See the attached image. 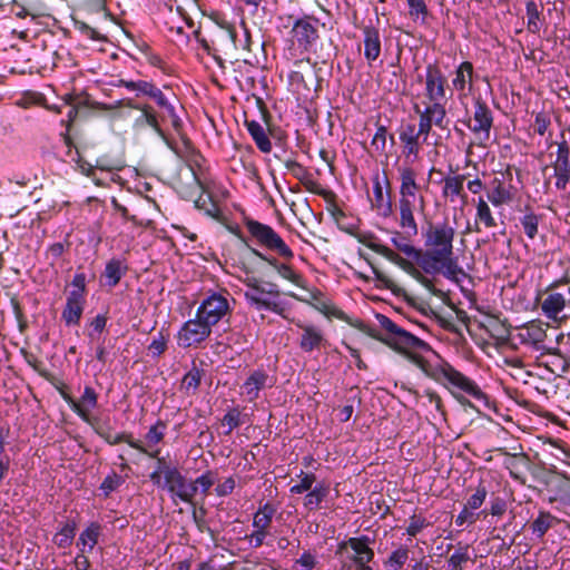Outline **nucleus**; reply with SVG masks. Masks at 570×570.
<instances>
[{
	"label": "nucleus",
	"mask_w": 570,
	"mask_h": 570,
	"mask_svg": "<svg viewBox=\"0 0 570 570\" xmlns=\"http://www.w3.org/2000/svg\"><path fill=\"white\" fill-rule=\"evenodd\" d=\"M556 177V188L564 190L570 181V167L552 165Z\"/></svg>",
	"instance_id": "nucleus-59"
},
{
	"label": "nucleus",
	"mask_w": 570,
	"mask_h": 570,
	"mask_svg": "<svg viewBox=\"0 0 570 570\" xmlns=\"http://www.w3.org/2000/svg\"><path fill=\"white\" fill-rule=\"evenodd\" d=\"M203 376L204 370L194 363L191 368L184 375L180 390L187 395H194L200 385Z\"/></svg>",
	"instance_id": "nucleus-43"
},
{
	"label": "nucleus",
	"mask_w": 570,
	"mask_h": 570,
	"mask_svg": "<svg viewBox=\"0 0 570 570\" xmlns=\"http://www.w3.org/2000/svg\"><path fill=\"white\" fill-rule=\"evenodd\" d=\"M519 220L527 237L529 239H534L538 235L541 216L537 215L530 206H525L524 215Z\"/></svg>",
	"instance_id": "nucleus-46"
},
{
	"label": "nucleus",
	"mask_w": 570,
	"mask_h": 570,
	"mask_svg": "<svg viewBox=\"0 0 570 570\" xmlns=\"http://www.w3.org/2000/svg\"><path fill=\"white\" fill-rule=\"evenodd\" d=\"M223 425H227L228 430L225 432L226 435L230 434L232 431L242 424L240 411L237 407H233L227 411L222 420Z\"/></svg>",
	"instance_id": "nucleus-60"
},
{
	"label": "nucleus",
	"mask_w": 570,
	"mask_h": 570,
	"mask_svg": "<svg viewBox=\"0 0 570 570\" xmlns=\"http://www.w3.org/2000/svg\"><path fill=\"white\" fill-rule=\"evenodd\" d=\"M272 265L275 266L277 273L285 279H288L293 284L301 286L302 277L297 274L291 266L285 264H278L276 261H269Z\"/></svg>",
	"instance_id": "nucleus-58"
},
{
	"label": "nucleus",
	"mask_w": 570,
	"mask_h": 570,
	"mask_svg": "<svg viewBox=\"0 0 570 570\" xmlns=\"http://www.w3.org/2000/svg\"><path fill=\"white\" fill-rule=\"evenodd\" d=\"M476 220L481 222L487 228L497 226L492 212L482 197H480L476 203Z\"/></svg>",
	"instance_id": "nucleus-54"
},
{
	"label": "nucleus",
	"mask_w": 570,
	"mask_h": 570,
	"mask_svg": "<svg viewBox=\"0 0 570 570\" xmlns=\"http://www.w3.org/2000/svg\"><path fill=\"white\" fill-rule=\"evenodd\" d=\"M148 97L155 101L158 107L157 111L167 117L170 120L173 128L176 131H179L181 129V120L177 116L175 107L155 83Z\"/></svg>",
	"instance_id": "nucleus-25"
},
{
	"label": "nucleus",
	"mask_w": 570,
	"mask_h": 570,
	"mask_svg": "<svg viewBox=\"0 0 570 570\" xmlns=\"http://www.w3.org/2000/svg\"><path fill=\"white\" fill-rule=\"evenodd\" d=\"M85 303V298H80V296L75 293H69L61 314V318L65 321L67 326L78 325L80 323Z\"/></svg>",
	"instance_id": "nucleus-30"
},
{
	"label": "nucleus",
	"mask_w": 570,
	"mask_h": 570,
	"mask_svg": "<svg viewBox=\"0 0 570 570\" xmlns=\"http://www.w3.org/2000/svg\"><path fill=\"white\" fill-rule=\"evenodd\" d=\"M101 527L97 522L90 523L79 535L77 547L81 552H91L98 543Z\"/></svg>",
	"instance_id": "nucleus-38"
},
{
	"label": "nucleus",
	"mask_w": 570,
	"mask_h": 570,
	"mask_svg": "<svg viewBox=\"0 0 570 570\" xmlns=\"http://www.w3.org/2000/svg\"><path fill=\"white\" fill-rule=\"evenodd\" d=\"M409 8V17L415 23L425 24L430 16V0H405Z\"/></svg>",
	"instance_id": "nucleus-44"
},
{
	"label": "nucleus",
	"mask_w": 570,
	"mask_h": 570,
	"mask_svg": "<svg viewBox=\"0 0 570 570\" xmlns=\"http://www.w3.org/2000/svg\"><path fill=\"white\" fill-rule=\"evenodd\" d=\"M269 376L264 370L254 371L243 384V393L249 402L258 399L261 390L268 383Z\"/></svg>",
	"instance_id": "nucleus-33"
},
{
	"label": "nucleus",
	"mask_w": 570,
	"mask_h": 570,
	"mask_svg": "<svg viewBox=\"0 0 570 570\" xmlns=\"http://www.w3.org/2000/svg\"><path fill=\"white\" fill-rule=\"evenodd\" d=\"M58 391L65 402L83 422L90 426H96L99 420L91 415V411L98 404V394L91 386H85L83 393L78 401L67 392L66 385L62 384L58 387Z\"/></svg>",
	"instance_id": "nucleus-7"
},
{
	"label": "nucleus",
	"mask_w": 570,
	"mask_h": 570,
	"mask_svg": "<svg viewBox=\"0 0 570 570\" xmlns=\"http://www.w3.org/2000/svg\"><path fill=\"white\" fill-rule=\"evenodd\" d=\"M367 247L371 248L373 252L382 255L390 262L397 265L400 268H402L404 272L410 274L412 277H415L416 275H420V271L415 267V265L410 261L401 255H399L396 252L391 249L390 247L377 244V243H368Z\"/></svg>",
	"instance_id": "nucleus-27"
},
{
	"label": "nucleus",
	"mask_w": 570,
	"mask_h": 570,
	"mask_svg": "<svg viewBox=\"0 0 570 570\" xmlns=\"http://www.w3.org/2000/svg\"><path fill=\"white\" fill-rule=\"evenodd\" d=\"M367 247L371 248L373 252L382 255L390 262L397 265L400 268H402L404 272L410 274L412 277H415L416 275H420V271L415 267V265L410 261L401 255H399L396 252L391 249L390 247L377 244V243H368Z\"/></svg>",
	"instance_id": "nucleus-29"
},
{
	"label": "nucleus",
	"mask_w": 570,
	"mask_h": 570,
	"mask_svg": "<svg viewBox=\"0 0 570 570\" xmlns=\"http://www.w3.org/2000/svg\"><path fill=\"white\" fill-rule=\"evenodd\" d=\"M284 166L308 191L320 193V184L314 179L306 167L294 159H286Z\"/></svg>",
	"instance_id": "nucleus-31"
},
{
	"label": "nucleus",
	"mask_w": 570,
	"mask_h": 570,
	"mask_svg": "<svg viewBox=\"0 0 570 570\" xmlns=\"http://www.w3.org/2000/svg\"><path fill=\"white\" fill-rule=\"evenodd\" d=\"M114 87H124L129 91L136 92L137 97L146 96L148 97L150 90L153 89L154 82L146 80H127V79H118L115 82H111Z\"/></svg>",
	"instance_id": "nucleus-47"
},
{
	"label": "nucleus",
	"mask_w": 570,
	"mask_h": 570,
	"mask_svg": "<svg viewBox=\"0 0 570 570\" xmlns=\"http://www.w3.org/2000/svg\"><path fill=\"white\" fill-rule=\"evenodd\" d=\"M542 314L553 322L567 318L564 311L570 308V283L556 282L548 286L540 302Z\"/></svg>",
	"instance_id": "nucleus-4"
},
{
	"label": "nucleus",
	"mask_w": 570,
	"mask_h": 570,
	"mask_svg": "<svg viewBox=\"0 0 570 570\" xmlns=\"http://www.w3.org/2000/svg\"><path fill=\"white\" fill-rule=\"evenodd\" d=\"M126 106L138 110L140 114L134 120V128L142 130L146 128L153 129L158 136L165 138V132L161 128V124L168 119L164 115L157 111V109L150 104H132L130 100Z\"/></svg>",
	"instance_id": "nucleus-12"
},
{
	"label": "nucleus",
	"mask_w": 570,
	"mask_h": 570,
	"mask_svg": "<svg viewBox=\"0 0 570 570\" xmlns=\"http://www.w3.org/2000/svg\"><path fill=\"white\" fill-rule=\"evenodd\" d=\"M386 136V127L384 125H379L371 142V145L375 148L376 151L383 153L385 150Z\"/></svg>",
	"instance_id": "nucleus-64"
},
{
	"label": "nucleus",
	"mask_w": 570,
	"mask_h": 570,
	"mask_svg": "<svg viewBox=\"0 0 570 570\" xmlns=\"http://www.w3.org/2000/svg\"><path fill=\"white\" fill-rule=\"evenodd\" d=\"M553 165L570 167V147L564 139L558 142L557 158Z\"/></svg>",
	"instance_id": "nucleus-63"
},
{
	"label": "nucleus",
	"mask_w": 570,
	"mask_h": 570,
	"mask_svg": "<svg viewBox=\"0 0 570 570\" xmlns=\"http://www.w3.org/2000/svg\"><path fill=\"white\" fill-rule=\"evenodd\" d=\"M244 284L247 286L244 296L248 304L256 309H267L285 317L286 308L284 304L278 301L281 292L276 284L268 283L264 286L254 276L246 277Z\"/></svg>",
	"instance_id": "nucleus-3"
},
{
	"label": "nucleus",
	"mask_w": 570,
	"mask_h": 570,
	"mask_svg": "<svg viewBox=\"0 0 570 570\" xmlns=\"http://www.w3.org/2000/svg\"><path fill=\"white\" fill-rule=\"evenodd\" d=\"M557 523L559 519L548 511H540L538 517L531 522L530 530L538 539H542L544 534Z\"/></svg>",
	"instance_id": "nucleus-41"
},
{
	"label": "nucleus",
	"mask_w": 570,
	"mask_h": 570,
	"mask_svg": "<svg viewBox=\"0 0 570 570\" xmlns=\"http://www.w3.org/2000/svg\"><path fill=\"white\" fill-rule=\"evenodd\" d=\"M178 188L180 193L186 196H191L200 189L203 194L195 200L196 207L203 209L206 215L213 218H219L222 216V210L217 205V202L214 199V191L208 184H205L199 179V185L194 186L193 179H190V183L186 188L183 185H179Z\"/></svg>",
	"instance_id": "nucleus-14"
},
{
	"label": "nucleus",
	"mask_w": 570,
	"mask_h": 570,
	"mask_svg": "<svg viewBox=\"0 0 570 570\" xmlns=\"http://www.w3.org/2000/svg\"><path fill=\"white\" fill-rule=\"evenodd\" d=\"M430 525V522L426 520V518L422 515H412L410 518L409 525L406 528V533L410 537L417 535L424 528H428Z\"/></svg>",
	"instance_id": "nucleus-62"
},
{
	"label": "nucleus",
	"mask_w": 570,
	"mask_h": 570,
	"mask_svg": "<svg viewBox=\"0 0 570 570\" xmlns=\"http://www.w3.org/2000/svg\"><path fill=\"white\" fill-rule=\"evenodd\" d=\"M425 105L424 109H421L425 116L431 120L434 126L443 129L444 120L446 118V109L442 101L435 102H423Z\"/></svg>",
	"instance_id": "nucleus-45"
},
{
	"label": "nucleus",
	"mask_w": 570,
	"mask_h": 570,
	"mask_svg": "<svg viewBox=\"0 0 570 570\" xmlns=\"http://www.w3.org/2000/svg\"><path fill=\"white\" fill-rule=\"evenodd\" d=\"M371 202L373 208H375L382 215L387 216L392 213L390 195L389 193L384 194L383 184L379 174H376L373 178V198Z\"/></svg>",
	"instance_id": "nucleus-35"
},
{
	"label": "nucleus",
	"mask_w": 570,
	"mask_h": 570,
	"mask_svg": "<svg viewBox=\"0 0 570 570\" xmlns=\"http://www.w3.org/2000/svg\"><path fill=\"white\" fill-rule=\"evenodd\" d=\"M372 539L367 535L352 537L337 544L336 554H343L347 549H351L353 554L348 558L354 566L360 561H372L374 559V551L370 547Z\"/></svg>",
	"instance_id": "nucleus-15"
},
{
	"label": "nucleus",
	"mask_w": 570,
	"mask_h": 570,
	"mask_svg": "<svg viewBox=\"0 0 570 570\" xmlns=\"http://www.w3.org/2000/svg\"><path fill=\"white\" fill-rule=\"evenodd\" d=\"M474 68L472 62L463 61L454 70L452 86L459 92L460 97H466L474 86Z\"/></svg>",
	"instance_id": "nucleus-22"
},
{
	"label": "nucleus",
	"mask_w": 570,
	"mask_h": 570,
	"mask_svg": "<svg viewBox=\"0 0 570 570\" xmlns=\"http://www.w3.org/2000/svg\"><path fill=\"white\" fill-rule=\"evenodd\" d=\"M295 325L301 330L298 340L299 348L305 353H311L315 350H321L327 343L324 331L314 325L296 321Z\"/></svg>",
	"instance_id": "nucleus-16"
},
{
	"label": "nucleus",
	"mask_w": 570,
	"mask_h": 570,
	"mask_svg": "<svg viewBox=\"0 0 570 570\" xmlns=\"http://www.w3.org/2000/svg\"><path fill=\"white\" fill-rule=\"evenodd\" d=\"M399 138L402 144V153L405 158L415 161L420 158V151L423 141L422 136L417 134L416 126L412 122L404 124L400 127Z\"/></svg>",
	"instance_id": "nucleus-18"
},
{
	"label": "nucleus",
	"mask_w": 570,
	"mask_h": 570,
	"mask_svg": "<svg viewBox=\"0 0 570 570\" xmlns=\"http://www.w3.org/2000/svg\"><path fill=\"white\" fill-rule=\"evenodd\" d=\"M414 111L419 115V125L416 127L417 134L422 136L423 141H426L434 124L425 116L419 105H414Z\"/></svg>",
	"instance_id": "nucleus-56"
},
{
	"label": "nucleus",
	"mask_w": 570,
	"mask_h": 570,
	"mask_svg": "<svg viewBox=\"0 0 570 570\" xmlns=\"http://www.w3.org/2000/svg\"><path fill=\"white\" fill-rule=\"evenodd\" d=\"M298 478L299 482L289 489V492L292 494H301L304 492H308L313 489V484L316 481V475L314 473H306L304 471H301Z\"/></svg>",
	"instance_id": "nucleus-55"
},
{
	"label": "nucleus",
	"mask_w": 570,
	"mask_h": 570,
	"mask_svg": "<svg viewBox=\"0 0 570 570\" xmlns=\"http://www.w3.org/2000/svg\"><path fill=\"white\" fill-rule=\"evenodd\" d=\"M417 174L412 167L400 168V198L399 200H405L411 203H417L419 210H425V198L420 193L421 185L416 180Z\"/></svg>",
	"instance_id": "nucleus-11"
},
{
	"label": "nucleus",
	"mask_w": 570,
	"mask_h": 570,
	"mask_svg": "<svg viewBox=\"0 0 570 570\" xmlns=\"http://www.w3.org/2000/svg\"><path fill=\"white\" fill-rule=\"evenodd\" d=\"M226 33L229 40L233 42L235 49H243L246 51H250L252 39L248 29L245 27V23L242 22L243 30V39H238L237 30L232 24L224 26Z\"/></svg>",
	"instance_id": "nucleus-48"
},
{
	"label": "nucleus",
	"mask_w": 570,
	"mask_h": 570,
	"mask_svg": "<svg viewBox=\"0 0 570 570\" xmlns=\"http://www.w3.org/2000/svg\"><path fill=\"white\" fill-rule=\"evenodd\" d=\"M455 228L448 222L430 223L423 232L424 247L421 267L426 273H441L451 281L465 276L454 256Z\"/></svg>",
	"instance_id": "nucleus-2"
},
{
	"label": "nucleus",
	"mask_w": 570,
	"mask_h": 570,
	"mask_svg": "<svg viewBox=\"0 0 570 570\" xmlns=\"http://www.w3.org/2000/svg\"><path fill=\"white\" fill-rule=\"evenodd\" d=\"M541 4H538L533 0H529L525 4V12H527V29L531 33H539L541 26H540V10Z\"/></svg>",
	"instance_id": "nucleus-49"
},
{
	"label": "nucleus",
	"mask_w": 570,
	"mask_h": 570,
	"mask_svg": "<svg viewBox=\"0 0 570 570\" xmlns=\"http://www.w3.org/2000/svg\"><path fill=\"white\" fill-rule=\"evenodd\" d=\"M245 126L255 141L257 148L265 154L271 153L272 142L265 132L264 127L256 120H246Z\"/></svg>",
	"instance_id": "nucleus-40"
},
{
	"label": "nucleus",
	"mask_w": 570,
	"mask_h": 570,
	"mask_svg": "<svg viewBox=\"0 0 570 570\" xmlns=\"http://www.w3.org/2000/svg\"><path fill=\"white\" fill-rule=\"evenodd\" d=\"M469 560V546H460L448 559L446 570H463V564Z\"/></svg>",
	"instance_id": "nucleus-52"
},
{
	"label": "nucleus",
	"mask_w": 570,
	"mask_h": 570,
	"mask_svg": "<svg viewBox=\"0 0 570 570\" xmlns=\"http://www.w3.org/2000/svg\"><path fill=\"white\" fill-rule=\"evenodd\" d=\"M364 57L368 63L375 61L381 55V38L376 28L366 26L363 28Z\"/></svg>",
	"instance_id": "nucleus-34"
},
{
	"label": "nucleus",
	"mask_w": 570,
	"mask_h": 570,
	"mask_svg": "<svg viewBox=\"0 0 570 570\" xmlns=\"http://www.w3.org/2000/svg\"><path fill=\"white\" fill-rule=\"evenodd\" d=\"M415 210H419L417 203L399 200V226L409 237H414L419 233V226L414 217Z\"/></svg>",
	"instance_id": "nucleus-24"
},
{
	"label": "nucleus",
	"mask_w": 570,
	"mask_h": 570,
	"mask_svg": "<svg viewBox=\"0 0 570 570\" xmlns=\"http://www.w3.org/2000/svg\"><path fill=\"white\" fill-rule=\"evenodd\" d=\"M245 225L249 234L259 245L276 252L284 258L291 259L293 257L292 249L271 226L254 219L246 220Z\"/></svg>",
	"instance_id": "nucleus-6"
},
{
	"label": "nucleus",
	"mask_w": 570,
	"mask_h": 570,
	"mask_svg": "<svg viewBox=\"0 0 570 570\" xmlns=\"http://www.w3.org/2000/svg\"><path fill=\"white\" fill-rule=\"evenodd\" d=\"M228 292L212 293L202 301L197 308L198 316L205 320L212 327L228 316L232 307L228 301Z\"/></svg>",
	"instance_id": "nucleus-8"
},
{
	"label": "nucleus",
	"mask_w": 570,
	"mask_h": 570,
	"mask_svg": "<svg viewBox=\"0 0 570 570\" xmlns=\"http://www.w3.org/2000/svg\"><path fill=\"white\" fill-rule=\"evenodd\" d=\"M446 78L436 63H429L425 68L424 98L425 102L445 100Z\"/></svg>",
	"instance_id": "nucleus-13"
},
{
	"label": "nucleus",
	"mask_w": 570,
	"mask_h": 570,
	"mask_svg": "<svg viewBox=\"0 0 570 570\" xmlns=\"http://www.w3.org/2000/svg\"><path fill=\"white\" fill-rule=\"evenodd\" d=\"M128 266L125 261L119 258H111L107 262L102 277L109 287L118 285L122 276L127 273Z\"/></svg>",
	"instance_id": "nucleus-37"
},
{
	"label": "nucleus",
	"mask_w": 570,
	"mask_h": 570,
	"mask_svg": "<svg viewBox=\"0 0 570 570\" xmlns=\"http://www.w3.org/2000/svg\"><path fill=\"white\" fill-rule=\"evenodd\" d=\"M77 524L75 521H68L63 524V527L56 533L55 543L59 548H68L71 546L73 538L76 535Z\"/></svg>",
	"instance_id": "nucleus-50"
},
{
	"label": "nucleus",
	"mask_w": 570,
	"mask_h": 570,
	"mask_svg": "<svg viewBox=\"0 0 570 570\" xmlns=\"http://www.w3.org/2000/svg\"><path fill=\"white\" fill-rule=\"evenodd\" d=\"M330 494V484L326 482L317 483L304 497L303 505L307 511H315L322 508V503Z\"/></svg>",
	"instance_id": "nucleus-36"
},
{
	"label": "nucleus",
	"mask_w": 570,
	"mask_h": 570,
	"mask_svg": "<svg viewBox=\"0 0 570 570\" xmlns=\"http://www.w3.org/2000/svg\"><path fill=\"white\" fill-rule=\"evenodd\" d=\"M166 430L167 423L163 420H157L156 423L153 424L145 434V444L142 443V449L145 451H139L140 453L151 459H157L159 464L164 462V459L159 458V444L165 439Z\"/></svg>",
	"instance_id": "nucleus-20"
},
{
	"label": "nucleus",
	"mask_w": 570,
	"mask_h": 570,
	"mask_svg": "<svg viewBox=\"0 0 570 570\" xmlns=\"http://www.w3.org/2000/svg\"><path fill=\"white\" fill-rule=\"evenodd\" d=\"M409 238L410 237L405 235L404 232H395L391 242L397 250L403 253L409 258H412L420 263L422 261V249L415 247Z\"/></svg>",
	"instance_id": "nucleus-39"
},
{
	"label": "nucleus",
	"mask_w": 570,
	"mask_h": 570,
	"mask_svg": "<svg viewBox=\"0 0 570 570\" xmlns=\"http://www.w3.org/2000/svg\"><path fill=\"white\" fill-rule=\"evenodd\" d=\"M493 125V117L490 108L481 98L474 101V111L472 119L468 124L469 129L476 134L483 135L485 139L490 137V130Z\"/></svg>",
	"instance_id": "nucleus-19"
},
{
	"label": "nucleus",
	"mask_w": 570,
	"mask_h": 570,
	"mask_svg": "<svg viewBox=\"0 0 570 570\" xmlns=\"http://www.w3.org/2000/svg\"><path fill=\"white\" fill-rule=\"evenodd\" d=\"M276 512V509L273 504L266 502L264 505L259 507V509L255 512L253 517V527L255 530H261L265 532H269V528L272 525L273 517Z\"/></svg>",
	"instance_id": "nucleus-42"
},
{
	"label": "nucleus",
	"mask_w": 570,
	"mask_h": 570,
	"mask_svg": "<svg viewBox=\"0 0 570 570\" xmlns=\"http://www.w3.org/2000/svg\"><path fill=\"white\" fill-rule=\"evenodd\" d=\"M169 342V332L161 328L157 335L154 336L153 341L148 345L147 350L153 357H159L163 355Z\"/></svg>",
	"instance_id": "nucleus-51"
},
{
	"label": "nucleus",
	"mask_w": 570,
	"mask_h": 570,
	"mask_svg": "<svg viewBox=\"0 0 570 570\" xmlns=\"http://www.w3.org/2000/svg\"><path fill=\"white\" fill-rule=\"evenodd\" d=\"M409 549L404 546H400L396 550H394L387 560L385 561V566L389 570H400L409 559Z\"/></svg>",
	"instance_id": "nucleus-53"
},
{
	"label": "nucleus",
	"mask_w": 570,
	"mask_h": 570,
	"mask_svg": "<svg viewBox=\"0 0 570 570\" xmlns=\"http://www.w3.org/2000/svg\"><path fill=\"white\" fill-rule=\"evenodd\" d=\"M367 247L371 248L373 252L382 255L390 262L397 265L400 268H402L404 272L410 274L412 277H415L416 275H420V271L415 267V265L410 261L401 255H399L396 252L391 249L390 247L377 244V243H368Z\"/></svg>",
	"instance_id": "nucleus-28"
},
{
	"label": "nucleus",
	"mask_w": 570,
	"mask_h": 570,
	"mask_svg": "<svg viewBox=\"0 0 570 570\" xmlns=\"http://www.w3.org/2000/svg\"><path fill=\"white\" fill-rule=\"evenodd\" d=\"M488 495V490L484 484L480 483L475 492L466 500L465 508L476 510L482 507Z\"/></svg>",
	"instance_id": "nucleus-57"
},
{
	"label": "nucleus",
	"mask_w": 570,
	"mask_h": 570,
	"mask_svg": "<svg viewBox=\"0 0 570 570\" xmlns=\"http://www.w3.org/2000/svg\"><path fill=\"white\" fill-rule=\"evenodd\" d=\"M377 321L386 334L381 336L375 334L373 331H366L370 336L405 355L411 363L421 368L428 376L445 385L448 389H456L475 400L485 399V394L479 385L463 373L456 371L451 364L442 362L440 364L432 365L423 356L417 354L416 351L431 350L430 345L425 341L405 331L385 315L379 314Z\"/></svg>",
	"instance_id": "nucleus-1"
},
{
	"label": "nucleus",
	"mask_w": 570,
	"mask_h": 570,
	"mask_svg": "<svg viewBox=\"0 0 570 570\" xmlns=\"http://www.w3.org/2000/svg\"><path fill=\"white\" fill-rule=\"evenodd\" d=\"M122 483L124 479L116 472H112L104 479L100 489L104 491L105 495H109L112 491L117 490Z\"/></svg>",
	"instance_id": "nucleus-61"
},
{
	"label": "nucleus",
	"mask_w": 570,
	"mask_h": 570,
	"mask_svg": "<svg viewBox=\"0 0 570 570\" xmlns=\"http://www.w3.org/2000/svg\"><path fill=\"white\" fill-rule=\"evenodd\" d=\"M96 433L104 439L108 444L116 445L121 442L127 443L130 448L137 451H145L142 449V442L139 440H135L131 433L121 432L112 434L109 429H105L98 422L96 426H91Z\"/></svg>",
	"instance_id": "nucleus-32"
},
{
	"label": "nucleus",
	"mask_w": 570,
	"mask_h": 570,
	"mask_svg": "<svg viewBox=\"0 0 570 570\" xmlns=\"http://www.w3.org/2000/svg\"><path fill=\"white\" fill-rule=\"evenodd\" d=\"M165 488L173 495L186 503H193L197 488L180 473L177 468H168L164 471Z\"/></svg>",
	"instance_id": "nucleus-10"
},
{
	"label": "nucleus",
	"mask_w": 570,
	"mask_h": 570,
	"mask_svg": "<svg viewBox=\"0 0 570 570\" xmlns=\"http://www.w3.org/2000/svg\"><path fill=\"white\" fill-rule=\"evenodd\" d=\"M515 196V189L512 185L504 181V175L501 177H494L491 181V188L488 193V199L493 206H502L513 200Z\"/></svg>",
	"instance_id": "nucleus-23"
},
{
	"label": "nucleus",
	"mask_w": 570,
	"mask_h": 570,
	"mask_svg": "<svg viewBox=\"0 0 570 570\" xmlns=\"http://www.w3.org/2000/svg\"><path fill=\"white\" fill-rule=\"evenodd\" d=\"M171 149L186 164V167L190 173V179H193V185L198 186L199 175L197 169H202L204 157L193 147L191 142L187 138H183L181 145L171 147Z\"/></svg>",
	"instance_id": "nucleus-17"
},
{
	"label": "nucleus",
	"mask_w": 570,
	"mask_h": 570,
	"mask_svg": "<svg viewBox=\"0 0 570 570\" xmlns=\"http://www.w3.org/2000/svg\"><path fill=\"white\" fill-rule=\"evenodd\" d=\"M465 179L466 176L463 174L445 176L442 179V197L450 203H454L459 198L462 204H466L468 195L464 191Z\"/></svg>",
	"instance_id": "nucleus-21"
},
{
	"label": "nucleus",
	"mask_w": 570,
	"mask_h": 570,
	"mask_svg": "<svg viewBox=\"0 0 570 570\" xmlns=\"http://www.w3.org/2000/svg\"><path fill=\"white\" fill-rule=\"evenodd\" d=\"M367 247L371 248L373 252L382 255L390 262L397 265L400 268H402L404 272L410 274L412 277H415L416 275H420V271L415 267V265L410 261L401 255H399L396 252L391 249L390 247L377 244V243H368Z\"/></svg>",
	"instance_id": "nucleus-26"
},
{
	"label": "nucleus",
	"mask_w": 570,
	"mask_h": 570,
	"mask_svg": "<svg viewBox=\"0 0 570 570\" xmlns=\"http://www.w3.org/2000/svg\"><path fill=\"white\" fill-rule=\"evenodd\" d=\"M212 326L198 316L186 321L177 333V343L180 347H197L204 343L212 334Z\"/></svg>",
	"instance_id": "nucleus-9"
},
{
	"label": "nucleus",
	"mask_w": 570,
	"mask_h": 570,
	"mask_svg": "<svg viewBox=\"0 0 570 570\" xmlns=\"http://www.w3.org/2000/svg\"><path fill=\"white\" fill-rule=\"evenodd\" d=\"M318 23L320 20L314 16L296 19L289 32L292 47L301 53L308 52L318 39Z\"/></svg>",
	"instance_id": "nucleus-5"
}]
</instances>
